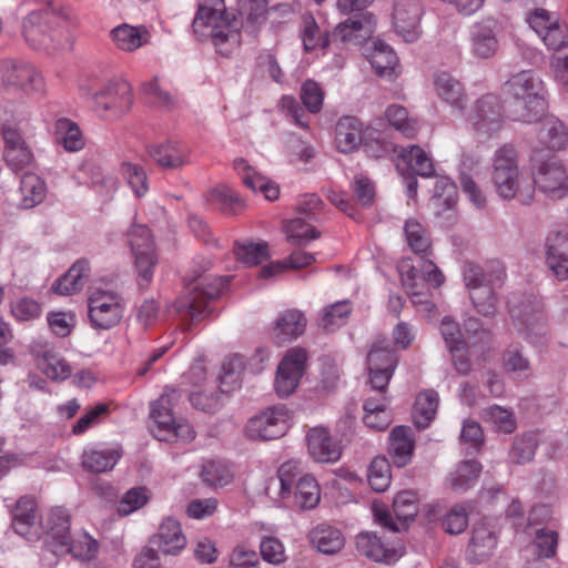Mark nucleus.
Returning a JSON list of instances; mask_svg holds the SVG:
<instances>
[{
  "label": "nucleus",
  "instance_id": "f257e3e1",
  "mask_svg": "<svg viewBox=\"0 0 568 568\" xmlns=\"http://www.w3.org/2000/svg\"><path fill=\"white\" fill-rule=\"evenodd\" d=\"M79 91L82 98L92 100L94 112L105 120L120 119L133 104L131 84L123 79H112L100 88L92 79H81Z\"/></svg>",
  "mask_w": 568,
  "mask_h": 568
},
{
  "label": "nucleus",
  "instance_id": "f03ea898",
  "mask_svg": "<svg viewBox=\"0 0 568 568\" xmlns=\"http://www.w3.org/2000/svg\"><path fill=\"white\" fill-rule=\"evenodd\" d=\"M505 91L514 98L510 116L516 121L531 122L545 111V87L532 70L515 73L505 83Z\"/></svg>",
  "mask_w": 568,
  "mask_h": 568
},
{
  "label": "nucleus",
  "instance_id": "7ed1b4c3",
  "mask_svg": "<svg viewBox=\"0 0 568 568\" xmlns=\"http://www.w3.org/2000/svg\"><path fill=\"white\" fill-rule=\"evenodd\" d=\"M463 275L478 313L485 316L494 315L497 311L495 290L503 285L506 275L503 264L499 261H491L486 268H481L473 263H466Z\"/></svg>",
  "mask_w": 568,
  "mask_h": 568
},
{
  "label": "nucleus",
  "instance_id": "20e7f679",
  "mask_svg": "<svg viewBox=\"0 0 568 568\" xmlns=\"http://www.w3.org/2000/svg\"><path fill=\"white\" fill-rule=\"evenodd\" d=\"M397 268L413 304L422 307L424 312L432 313L434 304L427 300L428 293L425 282L434 287H439L445 281L440 270L433 261L424 258L420 260L419 267H416L409 257L402 258Z\"/></svg>",
  "mask_w": 568,
  "mask_h": 568
},
{
  "label": "nucleus",
  "instance_id": "39448f33",
  "mask_svg": "<svg viewBox=\"0 0 568 568\" xmlns=\"http://www.w3.org/2000/svg\"><path fill=\"white\" fill-rule=\"evenodd\" d=\"M60 520L59 526H53L52 552L55 555L72 554L81 560H90L95 557L99 545L89 534L82 531L74 538L70 537V516L64 510H55L53 519Z\"/></svg>",
  "mask_w": 568,
  "mask_h": 568
},
{
  "label": "nucleus",
  "instance_id": "423d86ee",
  "mask_svg": "<svg viewBox=\"0 0 568 568\" xmlns=\"http://www.w3.org/2000/svg\"><path fill=\"white\" fill-rule=\"evenodd\" d=\"M227 281L223 277H203L189 290L187 294L180 297L174 308L176 313L185 315L193 321L205 317L209 311V302L219 297L225 288Z\"/></svg>",
  "mask_w": 568,
  "mask_h": 568
},
{
  "label": "nucleus",
  "instance_id": "0eeeda50",
  "mask_svg": "<svg viewBox=\"0 0 568 568\" xmlns=\"http://www.w3.org/2000/svg\"><path fill=\"white\" fill-rule=\"evenodd\" d=\"M466 122L479 139L490 138L504 125L501 104L497 95L488 93L480 97L468 112H464Z\"/></svg>",
  "mask_w": 568,
  "mask_h": 568
},
{
  "label": "nucleus",
  "instance_id": "6e6552de",
  "mask_svg": "<svg viewBox=\"0 0 568 568\" xmlns=\"http://www.w3.org/2000/svg\"><path fill=\"white\" fill-rule=\"evenodd\" d=\"M293 412L280 404L271 406L251 418L246 425V435L255 440H271L283 436L291 426Z\"/></svg>",
  "mask_w": 568,
  "mask_h": 568
},
{
  "label": "nucleus",
  "instance_id": "1a4fd4ad",
  "mask_svg": "<svg viewBox=\"0 0 568 568\" xmlns=\"http://www.w3.org/2000/svg\"><path fill=\"white\" fill-rule=\"evenodd\" d=\"M128 241L134 257L139 285H150L158 263L150 230L145 225H133L128 233Z\"/></svg>",
  "mask_w": 568,
  "mask_h": 568
},
{
  "label": "nucleus",
  "instance_id": "9d476101",
  "mask_svg": "<svg viewBox=\"0 0 568 568\" xmlns=\"http://www.w3.org/2000/svg\"><path fill=\"white\" fill-rule=\"evenodd\" d=\"M128 241L134 257L139 285H150L158 263L150 230L145 225H133L128 233Z\"/></svg>",
  "mask_w": 568,
  "mask_h": 568
},
{
  "label": "nucleus",
  "instance_id": "9b49d317",
  "mask_svg": "<svg viewBox=\"0 0 568 568\" xmlns=\"http://www.w3.org/2000/svg\"><path fill=\"white\" fill-rule=\"evenodd\" d=\"M88 304L90 323L97 329H110L123 317L124 301L116 292L97 288Z\"/></svg>",
  "mask_w": 568,
  "mask_h": 568
},
{
  "label": "nucleus",
  "instance_id": "f8f14e48",
  "mask_svg": "<svg viewBox=\"0 0 568 568\" xmlns=\"http://www.w3.org/2000/svg\"><path fill=\"white\" fill-rule=\"evenodd\" d=\"M3 88L20 89L29 94L43 93L45 80L43 74L26 61H0V90Z\"/></svg>",
  "mask_w": 568,
  "mask_h": 568
},
{
  "label": "nucleus",
  "instance_id": "ddd939ff",
  "mask_svg": "<svg viewBox=\"0 0 568 568\" xmlns=\"http://www.w3.org/2000/svg\"><path fill=\"white\" fill-rule=\"evenodd\" d=\"M307 353L300 347L290 348L281 359L274 381L280 397L292 395L297 388L306 369Z\"/></svg>",
  "mask_w": 568,
  "mask_h": 568
},
{
  "label": "nucleus",
  "instance_id": "4468645a",
  "mask_svg": "<svg viewBox=\"0 0 568 568\" xmlns=\"http://www.w3.org/2000/svg\"><path fill=\"white\" fill-rule=\"evenodd\" d=\"M397 356L384 342L372 346L366 358L368 382L373 389L383 393L396 369Z\"/></svg>",
  "mask_w": 568,
  "mask_h": 568
},
{
  "label": "nucleus",
  "instance_id": "2eb2a0df",
  "mask_svg": "<svg viewBox=\"0 0 568 568\" xmlns=\"http://www.w3.org/2000/svg\"><path fill=\"white\" fill-rule=\"evenodd\" d=\"M357 551L369 560L381 564H394L405 552L402 541H388L376 532L364 531L356 536Z\"/></svg>",
  "mask_w": 568,
  "mask_h": 568
},
{
  "label": "nucleus",
  "instance_id": "dca6fc26",
  "mask_svg": "<svg viewBox=\"0 0 568 568\" xmlns=\"http://www.w3.org/2000/svg\"><path fill=\"white\" fill-rule=\"evenodd\" d=\"M194 33H205L210 30V36H226L223 31L216 29H225L230 33H241L244 28V21L237 17L235 11L197 8L193 19Z\"/></svg>",
  "mask_w": 568,
  "mask_h": 568
},
{
  "label": "nucleus",
  "instance_id": "f3484780",
  "mask_svg": "<svg viewBox=\"0 0 568 568\" xmlns=\"http://www.w3.org/2000/svg\"><path fill=\"white\" fill-rule=\"evenodd\" d=\"M442 336L452 353L455 368L460 374H467L470 371V359L477 353L476 345L464 338L458 324L450 317L443 318L440 323Z\"/></svg>",
  "mask_w": 568,
  "mask_h": 568
},
{
  "label": "nucleus",
  "instance_id": "a211bd4d",
  "mask_svg": "<svg viewBox=\"0 0 568 568\" xmlns=\"http://www.w3.org/2000/svg\"><path fill=\"white\" fill-rule=\"evenodd\" d=\"M534 186L551 199H561L568 194V174L555 158L542 162L531 179Z\"/></svg>",
  "mask_w": 568,
  "mask_h": 568
},
{
  "label": "nucleus",
  "instance_id": "6ab92c4d",
  "mask_svg": "<svg viewBox=\"0 0 568 568\" xmlns=\"http://www.w3.org/2000/svg\"><path fill=\"white\" fill-rule=\"evenodd\" d=\"M498 195L506 200L517 199L520 203L529 204L534 200L535 187L531 178L520 172L491 176Z\"/></svg>",
  "mask_w": 568,
  "mask_h": 568
},
{
  "label": "nucleus",
  "instance_id": "aec40b11",
  "mask_svg": "<svg viewBox=\"0 0 568 568\" xmlns=\"http://www.w3.org/2000/svg\"><path fill=\"white\" fill-rule=\"evenodd\" d=\"M4 160L14 172L29 169L34 163V155L20 133L10 126H3Z\"/></svg>",
  "mask_w": 568,
  "mask_h": 568
},
{
  "label": "nucleus",
  "instance_id": "412c9836",
  "mask_svg": "<svg viewBox=\"0 0 568 568\" xmlns=\"http://www.w3.org/2000/svg\"><path fill=\"white\" fill-rule=\"evenodd\" d=\"M363 55L371 62L376 74L390 78L398 59L394 50L381 38H364L361 43Z\"/></svg>",
  "mask_w": 568,
  "mask_h": 568
},
{
  "label": "nucleus",
  "instance_id": "4be33fe9",
  "mask_svg": "<svg viewBox=\"0 0 568 568\" xmlns=\"http://www.w3.org/2000/svg\"><path fill=\"white\" fill-rule=\"evenodd\" d=\"M178 397L179 394L175 389L165 388L160 398L151 406L150 417L154 423L152 432L159 440H170L172 426L176 420L172 414V406Z\"/></svg>",
  "mask_w": 568,
  "mask_h": 568
},
{
  "label": "nucleus",
  "instance_id": "5701e85b",
  "mask_svg": "<svg viewBox=\"0 0 568 568\" xmlns=\"http://www.w3.org/2000/svg\"><path fill=\"white\" fill-rule=\"evenodd\" d=\"M301 471V463L297 460L282 464L277 476L266 480L264 488L266 496L277 505L284 504L291 497L294 480Z\"/></svg>",
  "mask_w": 568,
  "mask_h": 568
},
{
  "label": "nucleus",
  "instance_id": "b1692460",
  "mask_svg": "<svg viewBox=\"0 0 568 568\" xmlns=\"http://www.w3.org/2000/svg\"><path fill=\"white\" fill-rule=\"evenodd\" d=\"M396 168L400 174L416 173L420 176H432L435 172L432 158L418 145L395 149Z\"/></svg>",
  "mask_w": 568,
  "mask_h": 568
},
{
  "label": "nucleus",
  "instance_id": "393cba45",
  "mask_svg": "<svg viewBox=\"0 0 568 568\" xmlns=\"http://www.w3.org/2000/svg\"><path fill=\"white\" fill-rule=\"evenodd\" d=\"M307 449L311 457L318 463H335L342 450L324 427L311 428L306 435Z\"/></svg>",
  "mask_w": 568,
  "mask_h": 568
},
{
  "label": "nucleus",
  "instance_id": "a878e982",
  "mask_svg": "<svg viewBox=\"0 0 568 568\" xmlns=\"http://www.w3.org/2000/svg\"><path fill=\"white\" fill-rule=\"evenodd\" d=\"M233 168L241 176L245 186L253 192L262 193L268 201H275L280 196V186L268 178L257 173L248 162L243 158H237L233 162Z\"/></svg>",
  "mask_w": 568,
  "mask_h": 568
},
{
  "label": "nucleus",
  "instance_id": "bb28decb",
  "mask_svg": "<svg viewBox=\"0 0 568 568\" xmlns=\"http://www.w3.org/2000/svg\"><path fill=\"white\" fill-rule=\"evenodd\" d=\"M12 528L23 537L32 539L38 537L40 532V525L38 521L37 504L33 498H20L12 511Z\"/></svg>",
  "mask_w": 568,
  "mask_h": 568
},
{
  "label": "nucleus",
  "instance_id": "cd10ccee",
  "mask_svg": "<svg viewBox=\"0 0 568 568\" xmlns=\"http://www.w3.org/2000/svg\"><path fill=\"white\" fill-rule=\"evenodd\" d=\"M434 87L443 102L464 114L468 99L464 85L456 78L447 72H438L434 75Z\"/></svg>",
  "mask_w": 568,
  "mask_h": 568
},
{
  "label": "nucleus",
  "instance_id": "c85d7f7f",
  "mask_svg": "<svg viewBox=\"0 0 568 568\" xmlns=\"http://www.w3.org/2000/svg\"><path fill=\"white\" fill-rule=\"evenodd\" d=\"M423 14L418 0H396L393 9V26L398 36L417 31Z\"/></svg>",
  "mask_w": 568,
  "mask_h": 568
},
{
  "label": "nucleus",
  "instance_id": "c756f323",
  "mask_svg": "<svg viewBox=\"0 0 568 568\" xmlns=\"http://www.w3.org/2000/svg\"><path fill=\"white\" fill-rule=\"evenodd\" d=\"M525 21L537 36L568 34V23L557 12L545 8L528 11Z\"/></svg>",
  "mask_w": 568,
  "mask_h": 568
},
{
  "label": "nucleus",
  "instance_id": "7c9ffc66",
  "mask_svg": "<svg viewBox=\"0 0 568 568\" xmlns=\"http://www.w3.org/2000/svg\"><path fill=\"white\" fill-rule=\"evenodd\" d=\"M41 8L31 11L23 20L22 28L24 32L28 33H44L47 30L43 28V21L45 16L49 13L63 19L64 21L75 24L78 23V18L73 10L68 6H61L57 8L52 0H43L41 2Z\"/></svg>",
  "mask_w": 568,
  "mask_h": 568
},
{
  "label": "nucleus",
  "instance_id": "2f4dec72",
  "mask_svg": "<svg viewBox=\"0 0 568 568\" xmlns=\"http://www.w3.org/2000/svg\"><path fill=\"white\" fill-rule=\"evenodd\" d=\"M497 545L496 531L486 520L474 525L471 539L468 545V558L473 562H481L489 557Z\"/></svg>",
  "mask_w": 568,
  "mask_h": 568
},
{
  "label": "nucleus",
  "instance_id": "473e14b6",
  "mask_svg": "<svg viewBox=\"0 0 568 568\" xmlns=\"http://www.w3.org/2000/svg\"><path fill=\"white\" fill-rule=\"evenodd\" d=\"M546 264L559 280H568V236L555 234L546 242Z\"/></svg>",
  "mask_w": 568,
  "mask_h": 568
},
{
  "label": "nucleus",
  "instance_id": "72a5a7b5",
  "mask_svg": "<svg viewBox=\"0 0 568 568\" xmlns=\"http://www.w3.org/2000/svg\"><path fill=\"white\" fill-rule=\"evenodd\" d=\"M415 449V438L412 428L396 426L392 429L388 438V454L397 467L406 466Z\"/></svg>",
  "mask_w": 568,
  "mask_h": 568
},
{
  "label": "nucleus",
  "instance_id": "f704fd0d",
  "mask_svg": "<svg viewBox=\"0 0 568 568\" xmlns=\"http://www.w3.org/2000/svg\"><path fill=\"white\" fill-rule=\"evenodd\" d=\"M149 154L163 169H180L190 162V150L180 142L168 141L154 145Z\"/></svg>",
  "mask_w": 568,
  "mask_h": 568
},
{
  "label": "nucleus",
  "instance_id": "c9c22d12",
  "mask_svg": "<svg viewBox=\"0 0 568 568\" xmlns=\"http://www.w3.org/2000/svg\"><path fill=\"white\" fill-rule=\"evenodd\" d=\"M151 542L156 545L164 555H178L185 547L186 538L180 523L173 518H166Z\"/></svg>",
  "mask_w": 568,
  "mask_h": 568
},
{
  "label": "nucleus",
  "instance_id": "e433bc0d",
  "mask_svg": "<svg viewBox=\"0 0 568 568\" xmlns=\"http://www.w3.org/2000/svg\"><path fill=\"white\" fill-rule=\"evenodd\" d=\"M90 274L89 261L81 258L78 260L72 266L54 281L52 284V292L61 295L69 296L80 292Z\"/></svg>",
  "mask_w": 568,
  "mask_h": 568
},
{
  "label": "nucleus",
  "instance_id": "4c0bfd02",
  "mask_svg": "<svg viewBox=\"0 0 568 568\" xmlns=\"http://www.w3.org/2000/svg\"><path fill=\"white\" fill-rule=\"evenodd\" d=\"M363 124L354 116L341 118L335 126V144L343 153L355 151L362 143Z\"/></svg>",
  "mask_w": 568,
  "mask_h": 568
},
{
  "label": "nucleus",
  "instance_id": "58836bf2",
  "mask_svg": "<svg viewBox=\"0 0 568 568\" xmlns=\"http://www.w3.org/2000/svg\"><path fill=\"white\" fill-rule=\"evenodd\" d=\"M47 191V183L40 175L26 173L20 181L19 205L22 209H33L44 201Z\"/></svg>",
  "mask_w": 568,
  "mask_h": 568
},
{
  "label": "nucleus",
  "instance_id": "ea45409f",
  "mask_svg": "<svg viewBox=\"0 0 568 568\" xmlns=\"http://www.w3.org/2000/svg\"><path fill=\"white\" fill-rule=\"evenodd\" d=\"M37 367L52 381H64L71 375L67 361L52 349H43L36 356Z\"/></svg>",
  "mask_w": 568,
  "mask_h": 568
},
{
  "label": "nucleus",
  "instance_id": "a19ab883",
  "mask_svg": "<svg viewBox=\"0 0 568 568\" xmlns=\"http://www.w3.org/2000/svg\"><path fill=\"white\" fill-rule=\"evenodd\" d=\"M237 17L244 21L242 31L253 33L266 21L267 0H237Z\"/></svg>",
  "mask_w": 568,
  "mask_h": 568
},
{
  "label": "nucleus",
  "instance_id": "79ce46f5",
  "mask_svg": "<svg viewBox=\"0 0 568 568\" xmlns=\"http://www.w3.org/2000/svg\"><path fill=\"white\" fill-rule=\"evenodd\" d=\"M311 542L318 551L331 555L339 551L345 544L341 530L326 525L315 527L310 534Z\"/></svg>",
  "mask_w": 568,
  "mask_h": 568
},
{
  "label": "nucleus",
  "instance_id": "37998d69",
  "mask_svg": "<svg viewBox=\"0 0 568 568\" xmlns=\"http://www.w3.org/2000/svg\"><path fill=\"white\" fill-rule=\"evenodd\" d=\"M306 318L296 310L283 312L275 322L274 332L278 339L290 341L303 334Z\"/></svg>",
  "mask_w": 568,
  "mask_h": 568
},
{
  "label": "nucleus",
  "instance_id": "c03bdc74",
  "mask_svg": "<svg viewBox=\"0 0 568 568\" xmlns=\"http://www.w3.org/2000/svg\"><path fill=\"white\" fill-rule=\"evenodd\" d=\"M294 504L301 509H313L321 500V489L316 479L311 475H303L293 484Z\"/></svg>",
  "mask_w": 568,
  "mask_h": 568
},
{
  "label": "nucleus",
  "instance_id": "a18cd8bd",
  "mask_svg": "<svg viewBox=\"0 0 568 568\" xmlns=\"http://www.w3.org/2000/svg\"><path fill=\"white\" fill-rule=\"evenodd\" d=\"M439 397L433 389L420 392L415 400L413 419L418 428H426L434 419Z\"/></svg>",
  "mask_w": 568,
  "mask_h": 568
},
{
  "label": "nucleus",
  "instance_id": "49530a36",
  "mask_svg": "<svg viewBox=\"0 0 568 568\" xmlns=\"http://www.w3.org/2000/svg\"><path fill=\"white\" fill-rule=\"evenodd\" d=\"M55 134L59 143L68 152H78L85 145L84 136L79 125L67 118H61L55 122Z\"/></svg>",
  "mask_w": 568,
  "mask_h": 568
},
{
  "label": "nucleus",
  "instance_id": "de8ad7c7",
  "mask_svg": "<svg viewBox=\"0 0 568 568\" xmlns=\"http://www.w3.org/2000/svg\"><path fill=\"white\" fill-rule=\"evenodd\" d=\"M511 312L513 317L518 321L519 329L525 335V338L534 345H541V339L547 333L542 315L540 313H528L521 315L515 310Z\"/></svg>",
  "mask_w": 568,
  "mask_h": 568
},
{
  "label": "nucleus",
  "instance_id": "09e8293b",
  "mask_svg": "<svg viewBox=\"0 0 568 568\" xmlns=\"http://www.w3.org/2000/svg\"><path fill=\"white\" fill-rule=\"evenodd\" d=\"M315 262V257L313 254L296 251L293 252L287 261L272 263L267 266H264L260 271V277L263 280H270L283 274L287 268H302L311 265Z\"/></svg>",
  "mask_w": 568,
  "mask_h": 568
},
{
  "label": "nucleus",
  "instance_id": "8fccbe9b",
  "mask_svg": "<svg viewBox=\"0 0 568 568\" xmlns=\"http://www.w3.org/2000/svg\"><path fill=\"white\" fill-rule=\"evenodd\" d=\"M386 397L381 395L378 398H368L364 403V424L374 429L383 430L390 423L389 415L386 413Z\"/></svg>",
  "mask_w": 568,
  "mask_h": 568
},
{
  "label": "nucleus",
  "instance_id": "3c124183",
  "mask_svg": "<svg viewBox=\"0 0 568 568\" xmlns=\"http://www.w3.org/2000/svg\"><path fill=\"white\" fill-rule=\"evenodd\" d=\"M404 234L408 247L416 254H427L432 247V241L427 230L416 219L405 222Z\"/></svg>",
  "mask_w": 568,
  "mask_h": 568
},
{
  "label": "nucleus",
  "instance_id": "603ef678",
  "mask_svg": "<svg viewBox=\"0 0 568 568\" xmlns=\"http://www.w3.org/2000/svg\"><path fill=\"white\" fill-rule=\"evenodd\" d=\"M458 194L455 183L447 176H438L434 186L432 204L438 211L453 209L457 203Z\"/></svg>",
  "mask_w": 568,
  "mask_h": 568
},
{
  "label": "nucleus",
  "instance_id": "864d4df0",
  "mask_svg": "<svg viewBox=\"0 0 568 568\" xmlns=\"http://www.w3.org/2000/svg\"><path fill=\"white\" fill-rule=\"evenodd\" d=\"M481 465L476 460L462 462L448 476L450 486L456 490H467L477 480Z\"/></svg>",
  "mask_w": 568,
  "mask_h": 568
},
{
  "label": "nucleus",
  "instance_id": "5fc2aeb1",
  "mask_svg": "<svg viewBox=\"0 0 568 568\" xmlns=\"http://www.w3.org/2000/svg\"><path fill=\"white\" fill-rule=\"evenodd\" d=\"M121 454L116 449L110 450H85L82 456V465L93 473H102L112 469Z\"/></svg>",
  "mask_w": 568,
  "mask_h": 568
},
{
  "label": "nucleus",
  "instance_id": "6e6d98bb",
  "mask_svg": "<svg viewBox=\"0 0 568 568\" xmlns=\"http://www.w3.org/2000/svg\"><path fill=\"white\" fill-rule=\"evenodd\" d=\"M335 30L339 36H348L354 32L372 36L377 30V18L372 12L356 14L337 24Z\"/></svg>",
  "mask_w": 568,
  "mask_h": 568
},
{
  "label": "nucleus",
  "instance_id": "4d7b16f0",
  "mask_svg": "<svg viewBox=\"0 0 568 568\" xmlns=\"http://www.w3.org/2000/svg\"><path fill=\"white\" fill-rule=\"evenodd\" d=\"M81 172L88 174L84 183H90L103 197H111L118 189V181L114 176L105 175L99 166L84 164Z\"/></svg>",
  "mask_w": 568,
  "mask_h": 568
},
{
  "label": "nucleus",
  "instance_id": "13d9d810",
  "mask_svg": "<svg viewBox=\"0 0 568 568\" xmlns=\"http://www.w3.org/2000/svg\"><path fill=\"white\" fill-rule=\"evenodd\" d=\"M385 115L392 126L407 138H414L419 130V122L409 118L404 106L394 104L386 109Z\"/></svg>",
  "mask_w": 568,
  "mask_h": 568
},
{
  "label": "nucleus",
  "instance_id": "bf43d9fd",
  "mask_svg": "<svg viewBox=\"0 0 568 568\" xmlns=\"http://www.w3.org/2000/svg\"><path fill=\"white\" fill-rule=\"evenodd\" d=\"M367 480L377 493L385 491L392 480L390 465L385 457H375L368 467Z\"/></svg>",
  "mask_w": 568,
  "mask_h": 568
},
{
  "label": "nucleus",
  "instance_id": "052dcab7",
  "mask_svg": "<svg viewBox=\"0 0 568 568\" xmlns=\"http://www.w3.org/2000/svg\"><path fill=\"white\" fill-rule=\"evenodd\" d=\"M349 313L351 307L346 301L337 302L323 310L318 325L327 332H334L346 323Z\"/></svg>",
  "mask_w": 568,
  "mask_h": 568
},
{
  "label": "nucleus",
  "instance_id": "680f3d73",
  "mask_svg": "<svg viewBox=\"0 0 568 568\" xmlns=\"http://www.w3.org/2000/svg\"><path fill=\"white\" fill-rule=\"evenodd\" d=\"M284 231L290 242L296 245H304L310 241L317 239L320 233L301 217H295L284 224Z\"/></svg>",
  "mask_w": 568,
  "mask_h": 568
},
{
  "label": "nucleus",
  "instance_id": "e2e57ef3",
  "mask_svg": "<svg viewBox=\"0 0 568 568\" xmlns=\"http://www.w3.org/2000/svg\"><path fill=\"white\" fill-rule=\"evenodd\" d=\"M234 254L241 263L245 265H255L268 258V246L265 242L252 243L244 242L236 244Z\"/></svg>",
  "mask_w": 568,
  "mask_h": 568
},
{
  "label": "nucleus",
  "instance_id": "0e129e2a",
  "mask_svg": "<svg viewBox=\"0 0 568 568\" xmlns=\"http://www.w3.org/2000/svg\"><path fill=\"white\" fill-rule=\"evenodd\" d=\"M518 155L511 145H503L498 148L493 156L491 176L518 171Z\"/></svg>",
  "mask_w": 568,
  "mask_h": 568
},
{
  "label": "nucleus",
  "instance_id": "69168bd1",
  "mask_svg": "<svg viewBox=\"0 0 568 568\" xmlns=\"http://www.w3.org/2000/svg\"><path fill=\"white\" fill-rule=\"evenodd\" d=\"M28 44L47 55H59L73 49L71 38H28Z\"/></svg>",
  "mask_w": 568,
  "mask_h": 568
},
{
  "label": "nucleus",
  "instance_id": "338daca9",
  "mask_svg": "<svg viewBox=\"0 0 568 568\" xmlns=\"http://www.w3.org/2000/svg\"><path fill=\"white\" fill-rule=\"evenodd\" d=\"M537 445V437L534 434H526L517 438L509 452L510 460L516 464L530 462L535 456Z\"/></svg>",
  "mask_w": 568,
  "mask_h": 568
},
{
  "label": "nucleus",
  "instance_id": "774afa93",
  "mask_svg": "<svg viewBox=\"0 0 568 568\" xmlns=\"http://www.w3.org/2000/svg\"><path fill=\"white\" fill-rule=\"evenodd\" d=\"M203 480L214 487H224L232 483L233 473L223 463L207 462L202 470Z\"/></svg>",
  "mask_w": 568,
  "mask_h": 568
}]
</instances>
